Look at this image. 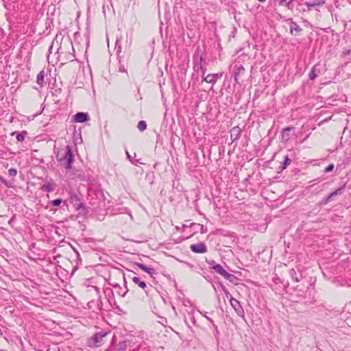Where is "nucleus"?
<instances>
[{
    "instance_id": "1",
    "label": "nucleus",
    "mask_w": 351,
    "mask_h": 351,
    "mask_svg": "<svg viewBox=\"0 0 351 351\" xmlns=\"http://www.w3.org/2000/svg\"><path fill=\"white\" fill-rule=\"evenodd\" d=\"M57 158L60 161H65L67 163V169L71 167V162L73 160V155L71 149L69 146H65L61 148L57 154Z\"/></svg>"
},
{
    "instance_id": "2",
    "label": "nucleus",
    "mask_w": 351,
    "mask_h": 351,
    "mask_svg": "<svg viewBox=\"0 0 351 351\" xmlns=\"http://www.w3.org/2000/svg\"><path fill=\"white\" fill-rule=\"evenodd\" d=\"M213 269L217 272L219 274H220L221 276H222L223 277H224L226 279L228 280L230 282H232L233 280L235 278L234 276L232 275V274H229L228 272H227L223 268V267L219 265V264H217L216 265H215L213 267Z\"/></svg>"
},
{
    "instance_id": "3",
    "label": "nucleus",
    "mask_w": 351,
    "mask_h": 351,
    "mask_svg": "<svg viewBox=\"0 0 351 351\" xmlns=\"http://www.w3.org/2000/svg\"><path fill=\"white\" fill-rule=\"evenodd\" d=\"M108 333L99 332L95 334L93 337V344L96 347H99L104 344L106 341V337Z\"/></svg>"
},
{
    "instance_id": "4",
    "label": "nucleus",
    "mask_w": 351,
    "mask_h": 351,
    "mask_svg": "<svg viewBox=\"0 0 351 351\" xmlns=\"http://www.w3.org/2000/svg\"><path fill=\"white\" fill-rule=\"evenodd\" d=\"M190 249L192 252L199 254H203L207 252L206 246L202 243L191 245Z\"/></svg>"
},
{
    "instance_id": "5",
    "label": "nucleus",
    "mask_w": 351,
    "mask_h": 351,
    "mask_svg": "<svg viewBox=\"0 0 351 351\" xmlns=\"http://www.w3.org/2000/svg\"><path fill=\"white\" fill-rule=\"evenodd\" d=\"M217 74L210 73L204 78V81L208 84H215L217 82Z\"/></svg>"
},
{
    "instance_id": "6",
    "label": "nucleus",
    "mask_w": 351,
    "mask_h": 351,
    "mask_svg": "<svg viewBox=\"0 0 351 351\" xmlns=\"http://www.w3.org/2000/svg\"><path fill=\"white\" fill-rule=\"evenodd\" d=\"M74 120L78 123H83L87 121V114L84 112H78L74 116Z\"/></svg>"
},
{
    "instance_id": "7",
    "label": "nucleus",
    "mask_w": 351,
    "mask_h": 351,
    "mask_svg": "<svg viewBox=\"0 0 351 351\" xmlns=\"http://www.w3.org/2000/svg\"><path fill=\"white\" fill-rule=\"evenodd\" d=\"M71 203L74 204L76 206V209L79 210L80 208L83 206L82 204L80 202L79 198L76 195L71 196Z\"/></svg>"
},
{
    "instance_id": "8",
    "label": "nucleus",
    "mask_w": 351,
    "mask_h": 351,
    "mask_svg": "<svg viewBox=\"0 0 351 351\" xmlns=\"http://www.w3.org/2000/svg\"><path fill=\"white\" fill-rule=\"evenodd\" d=\"M136 265L138 268L147 274H152L154 271L153 269L149 268L142 263H136Z\"/></svg>"
},
{
    "instance_id": "9",
    "label": "nucleus",
    "mask_w": 351,
    "mask_h": 351,
    "mask_svg": "<svg viewBox=\"0 0 351 351\" xmlns=\"http://www.w3.org/2000/svg\"><path fill=\"white\" fill-rule=\"evenodd\" d=\"M132 280L133 282L138 285L142 289H145L147 286L146 283L143 281H141L138 277L134 276L132 278Z\"/></svg>"
},
{
    "instance_id": "10",
    "label": "nucleus",
    "mask_w": 351,
    "mask_h": 351,
    "mask_svg": "<svg viewBox=\"0 0 351 351\" xmlns=\"http://www.w3.org/2000/svg\"><path fill=\"white\" fill-rule=\"evenodd\" d=\"M291 130H292L291 128H287L283 130V131L282 132V139H284L285 141H288L289 140V132Z\"/></svg>"
},
{
    "instance_id": "11",
    "label": "nucleus",
    "mask_w": 351,
    "mask_h": 351,
    "mask_svg": "<svg viewBox=\"0 0 351 351\" xmlns=\"http://www.w3.org/2000/svg\"><path fill=\"white\" fill-rule=\"evenodd\" d=\"M230 302L231 306L235 309L237 310L239 308H240V304L239 301L233 298H231L230 300Z\"/></svg>"
},
{
    "instance_id": "12",
    "label": "nucleus",
    "mask_w": 351,
    "mask_h": 351,
    "mask_svg": "<svg viewBox=\"0 0 351 351\" xmlns=\"http://www.w3.org/2000/svg\"><path fill=\"white\" fill-rule=\"evenodd\" d=\"M45 78V72L43 71H40L37 75V82L40 85H42L44 82Z\"/></svg>"
},
{
    "instance_id": "13",
    "label": "nucleus",
    "mask_w": 351,
    "mask_h": 351,
    "mask_svg": "<svg viewBox=\"0 0 351 351\" xmlns=\"http://www.w3.org/2000/svg\"><path fill=\"white\" fill-rule=\"evenodd\" d=\"M137 128L141 132L145 130L147 128L146 122L145 121H140L137 125Z\"/></svg>"
},
{
    "instance_id": "14",
    "label": "nucleus",
    "mask_w": 351,
    "mask_h": 351,
    "mask_svg": "<svg viewBox=\"0 0 351 351\" xmlns=\"http://www.w3.org/2000/svg\"><path fill=\"white\" fill-rule=\"evenodd\" d=\"M245 69L243 66H240L239 67L237 68V72L235 73L234 75V79L236 82H238L239 75L243 73Z\"/></svg>"
},
{
    "instance_id": "15",
    "label": "nucleus",
    "mask_w": 351,
    "mask_h": 351,
    "mask_svg": "<svg viewBox=\"0 0 351 351\" xmlns=\"http://www.w3.org/2000/svg\"><path fill=\"white\" fill-rule=\"evenodd\" d=\"M292 2L293 0H281L279 3V5L280 6H288Z\"/></svg>"
},
{
    "instance_id": "16",
    "label": "nucleus",
    "mask_w": 351,
    "mask_h": 351,
    "mask_svg": "<svg viewBox=\"0 0 351 351\" xmlns=\"http://www.w3.org/2000/svg\"><path fill=\"white\" fill-rule=\"evenodd\" d=\"M16 173H17V171L15 169L12 168L8 170V174H9V176H10L12 177L16 176Z\"/></svg>"
},
{
    "instance_id": "17",
    "label": "nucleus",
    "mask_w": 351,
    "mask_h": 351,
    "mask_svg": "<svg viewBox=\"0 0 351 351\" xmlns=\"http://www.w3.org/2000/svg\"><path fill=\"white\" fill-rule=\"evenodd\" d=\"M61 202H62L61 199H56L51 202V204L54 206H58L61 204Z\"/></svg>"
},
{
    "instance_id": "18",
    "label": "nucleus",
    "mask_w": 351,
    "mask_h": 351,
    "mask_svg": "<svg viewBox=\"0 0 351 351\" xmlns=\"http://www.w3.org/2000/svg\"><path fill=\"white\" fill-rule=\"evenodd\" d=\"M334 167H335V166L333 164L329 165L328 167H326L325 172L328 173V172H330V171H333Z\"/></svg>"
},
{
    "instance_id": "19",
    "label": "nucleus",
    "mask_w": 351,
    "mask_h": 351,
    "mask_svg": "<svg viewBox=\"0 0 351 351\" xmlns=\"http://www.w3.org/2000/svg\"><path fill=\"white\" fill-rule=\"evenodd\" d=\"M241 130L240 128L238 127L233 128L231 130V136H232V133H237V134H239L240 133Z\"/></svg>"
},
{
    "instance_id": "20",
    "label": "nucleus",
    "mask_w": 351,
    "mask_h": 351,
    "mask_svg": "<svg viewBox=\"0 0 351 351\" xmlns=\"http://www.w3.org/2000/svg\"><path fill=\"white\" fill-rule=\"evenodd\" d=\"M16 139H17L19 141H23L24 140V138H25V136H24V135H23V134H21H21H18L16 135Z\"/></svg>"
},
{
    "instance_id": "21",
    "label": "nucleus",
    "mask_w": 351,
    "mask_h": 351,
    "mask_svg": "<svg viewBox=\"0 0 351 351\" xmlns=\"http://www.w3.org/2000/svg\"><path fill=\"white\" fill-rule=\"evenodd\" d=\"M341 189H339L336 190L335 192H333L330 195V197L334 196V195H337L341 194Z\"/></svg>"
},
{
    "instance_id": "22",
    "label": "nucleus",
    "mask_w": 351,
    "mask_h": 351,
    "mask_svg": "<svg viewBox=\"0 0 351 351\" xmlns=\"http://www.w3.org/2000/svg\"><path fill=\"white\" fill-rule=\"evenodd\" d=\"M315 77H316V75L314 73V69H313L311 72V74H310V78L311 80H313V79H315Z\"/></svg>"
},
{
    "instance_id": "23",
    "label": "nucleus",
    "mask_w": 351,
    "mask_h": 351,
    "mask_svg": "<svg viewBox=\"0 0 351 351\" xmlns=\"http://www.w3.org/2000/svg\"><path fill=\"white\" fill-rule=\"evenodd\" d=\"M320 3H313V4H311L309 3H306V6L308 8H311L312 7H313L315 5H319Z\"/></svg>"
},
{
    "instance_id": "24",
    "label": "nucleus",
    "mask_w": 351,
    "mask_h": 351,
    "mask_svg": "<svg viewBox=\"0 0 351 351\" xmlns=\"http://www.w3.org/2000/svg\"><path fill=\"white\" fill-rule=\"evenodd\" d=\"M300 29H299V30H298L297 28H295V33H294L293 29H291V33L292 34H296L298 32H300Z\"/></svg>"
},
{
    "instance_id": "25",
    "label": "nucleus",
    "mask_w": 351,
    "mask_h": 351,
    "mask_svg": "<svg viewBox=\"0 0 351 351\" xmlns=\"http://www.w3.org/2000/svg\"><path fill=\"white\" fill-rule=\"evenodd\" d=\"M289 162H290V160L288 158H287L286 163H289Z\"/></svg>"
}]
</instances>
